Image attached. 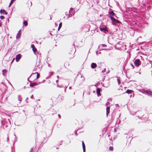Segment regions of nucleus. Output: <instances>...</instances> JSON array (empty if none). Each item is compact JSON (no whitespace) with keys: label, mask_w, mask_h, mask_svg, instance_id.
Here are the masks:
<instances>
[{"label":"nucleus","mask_w":152,"mask_h":152,"mask_svg":"<svg viewBox=\"0 0 152 152\" xmlns=\"http://www.w3.org/2000/svg\"><path fill=\"white\" fill-rule=\"evenodd\" d=\"M145 92L147 94L149 95H152V92L151 91H150L148 90H147L145 91Z\"/></svg>","instance_id":"1a4fd4ad"},{"label":"nucleus","mask_w":152,"mask_h":152,"mask_svg":"<svg viewBox=\"0 0 152 152\" xmlns=\"http://www.w3.org/2000/svg\"><path fill=\"white\" fill-rule=\"evenodd\" d=\"M82 145H83V152H85V144L83 142H82Z\"/></svg>","instance_id":"9b49d317"},{"label":"nucleus","mask_w":152,"mask_h":152,"mask_svg":"<svg viewBox=\"0 0 152 152\" xmlns=\"http://www.w3.org/2000/svg\"><path fill=\"white\" fill-rule=\"evenodd\" d=\"M110 18L113 21V22H115V21L116 20V19H115V18H114L111 17V16H110Z\"/></svg>","instance_id":"ddd939ff"},{"label":"nucleus","mask_w":152,"mask_h":152,"mask_svg":"<svg viewBox=\"0 0 152 152\" xmlns=\"http://www.w3.org/2000/svg\"><path fill=\"white\" fill-rule=\"evenodd\" d=\"M58 116L59 118H60V115H58Z\"/></svg>","instance_id":"bb28decb"},{"label":"nucleus","mask_w":152,"mask_h":152,"mask_svg":"<svg viewBox=\"0 0 152 152\" xmlns=\"http://www.w3.org/2000/svg\"><path fill=\"white\" fill-rule=\"evenodd\" d=\"M20 31H21V30H20L18 32V33L17 34V35L16 37V38L17 39H18L20 37V35H21Z\"/></svg>","instance_id":"39448f33"},{"label":"nucleus","mask_w":152,"mask_h":152,"mask_svg":"<svg viewBox=\"0 0 152 152\" xmlns=\"http://www.w3.org/2000/svg\"><path fill=\"white\" fill-rule=\"evenodd\" d=\"M132 66L133 67H134L132 65Z\"/></svg>","instance_id":"c85d7f7f"},{"label":"nucleus","mask_w":152,"mask_h":152,"mask_svg":"<svg viewBox=\"0 0 152 152\" xmlns=\"http://www.w3.org/2000/svg\"><path fill=\"white\" fill-rule=\"evenodd\" d=\"M37 73V78H36V79L38 78H39V75L38 73L37 72L36 73Z\"/></svg>","instance_id":"412c9836"},{"label":"nucleus","mask_w":152,"mask_h":152,"mask_svg":"<svg viewBox=\"0 0 152 152\" xmlns=\"http://www.w3.org/2000/svg\"><path fill=\"white\" fill-rule=\"evenodd\" d=\"M100 29V31L102 32H105L107 31V28L105 26H101Z\"/></svg>","instance_id":"f257e3e1"},{"label":"nucleus","mask_w":152,"mask_h":152,"mask_svg":"<svg viewBox=\"0 0 152 152\" xmlns=\"http://www.w3.org/2000/svg\"><path fill=\"white\" fill-rule=\"evenodd\" d=\"M97 66V65L95 63H92L91 65V67L92 68H94Z\"/></svg>","instance_id":"20e7f679"},{"label":"nucleus","mask_w":152,"mask_h":152,"mask_svg":"<svg viewBox=\"0 0 152 152\" xmlns=\"http://www.w3.org/2000/svg\"><path fill=\"white\" fill-rule=\"evenodd\" d=\"M110 14L112 15H114V13L113 11H111L110 12Z\"/></svg>","instance_id":"6ab92c4d"},{"label":"nucleus","mask_w":152,"mask_h":152,"mask_svg":"<svg viewBox=\"0 0 152 152\" xmlns=\"http://www.w3.org/2000/svg\"><path fill=\"white\" fill-rule=\"evenodd\" d=\"M4 18V17L3 16H1L0 17V18L1 19H3Z\"/></svg>","instance_id":"aec40b11"},{"label":"nucleus","mask_w":152,"mask_h":152,"mask_svg":"<svg viewBox=\"0 0 152 152\" xmlns=\"http://www.w3.org/2000/svg\"><path fill=\"white\" fill-rule=\"evenodd\" d=\"M1 26V24H0V27Z\"/></svg>","instance_id":"cd10ccee"},{"label":"nucleus","mask_w":152,"mask_h":152,"mask_svg":"<svg viewBox=\"0 0 152 152\" xmlns=\"http://www.w3.org/2000/svg\"><path fill=\"white\" fill-rule=\"evenodd\" d=\"M105 46H106V45H104V44H102V45H100V47L102 46V47H105Z\"/></svg>","instance_id":"b1692460"},{"label":"nucleus","mask_w":152,"mask_h":152,"mask_svg":"<svg viewBox=\"0 0 152 152\" xmlns=\"http://www.w3.org/2000/svg\"><path fill=\"white\" fill-rule=\"evenodd\" d=\"M115 22H119V21L118 20H116L115 21Z\"/></svg>","instance_id":"393cba45"},{"label":"nucleus","mask_w":152,"mask_h":152,"mask_svg":"<svg viewBox=\"0 0 152 152\" xmlns=\"http://www.w3.org/2000/svg\"><path fill=\"white\" fill-rule=\"evenodd\" d=\"M117 81H118V83L119 84L120 83V80H119V79H118H118H117Z\"/></svg>","instance_id":"5701e85b"},{"label":"nucleus","mask_w":152,"mask_h":152,"mask_svg":"<svg viewBox=\"0 0 152 152\" xmlns=\"http://www.w3.org/2000/svg\"><path fill=\"white\" fill-rule=\"evenodd\" d=\"M31 47L32 48L33 50L34 53L36 52L37 50L35 48L34 46V45H31Z\"/></svg>","instance_id":"423d86ee"},{"label":"nucleus","mask_w":152,"mask_h":152,"mask_svg":"<svg viewBox=\"0 0 152 152\" xmlns=\"http://www.w3.org/2000/svg\"><path fill=\"white\" fill-rule=\"evenodd\" d=\"M38 85V84L36 83H31L30 84V86L31 87H33L36 85Z\"/></svg>","instance_id":"9d476101"},{"label":"nucleus","mask_w":152,"mask_h":152,"mask_svg":"<svg viewBox=\"0 0 152 152\" xmlns=\"http://www.w3.org/2000/svg\"><path fill=\"white\" fill-rule=\"evenodd\" d=\"M14 58H13V60H12V61L11 63H12V62H13V61H14Z\"/></svg>","instance_id":"a878e982"},{"label":"nucleus","mask_w":152,"mask_h":152,"mask_svg":"<svg viewBox=\"0 0 152 152\" xmlns=\"http://www.w3.org/2000/svg\"><path fill=\"white\" fill-rule=\"evenodd\" d=\"M62 23H59V27H58V30H59V29H60V28H61V27L62 26Z\"/></svg>","instance_id":"4468645a"},{"label":"nucleus","mask_w":152,"mask_h":152,"mask_svg":"<svg viewBox=\"0 0 152 152\" xmlns=\"http://www.w3.org/2000/svg\"><path fill=\"white\" fill-rule=\"evenodd\" d=\"M109 149L110 151H112L113 149V148L112 147H110L109 148Z\"/></svg>","instance_id":"4be33fe9"},{"label":"nucleus","mask_w":152,"mask_h":152,"mask_svg":"<svg viewBox=\"0 0 152 152\" xmlns=\"http://www.w3.org/2000/svg\"><path fill=\"white\" fill-rule=\"evenodd\" d=\"M126 93L129 94L132 93V91L130 90H128L126 91Z\"/></svg>","instance_id":"f3484780"},{"label":"nucleus","mask_w":152,"mask_h":152,"mask_svg":"<svg viewBox=\"0 0 152 152\" xmlns=\"http://www.w3.org/2000/svg\"><path fill=\"white\" fill-rule=\"evenodd\" d=\"M6 72V70L5 69H4L2 70L3 74L4 75L5 74Z\"/></svg>","instance_id":"2eb2a0df"},{"label":"nucleus","mask_w":152,"mask_h":152,"mask_svg":"<svg viewBox=\"0 0 152 152\" xmlns=\"http://www.w3.org/2000/svg\"><path fill=\"white\" fill-rule=\"evenodd\" d=\"M23 24L25 26H27L28 24L27 22L26 21H24L23 22Z\"/></svg>","instance_id":"a211bd4d"},{"label":"nucleus","mask_w":152,"mask_h":152,"mask_svg":"<svg viewBox=\"0 0 152 152\" xmlns=\"http://www.w3.org/2000/svg\"><path fill=\"white\" fill-rule=\"evenodd\" d=\"M134 64L135 66H138L140 64V61L139 60L137 59L135 61Z\"/></svg>","instance_id":"f03ea898"},{"label":"nucleus","mask_w":152,"mask_h":152,"mask_svg":"<svg viewBox=\"0 0 152 152\" xmlns=\"http://www.w3.org/2000/svg\"><path fill=\"white\" fill-rule=\"evenodd\" d=\"M110 107H107L106 109V111H107V115H108V113H109L110 112Z\"/></svg>","instance_id":"f8f14e48"},{"label":"nucleus","mask_w":152,"mask_h":152,"mask_svg":"<svg viewBox=\"0 0 152 152\" xmlns=\"http://www.w3.org/2000/svg\"><path fill=\"white\" fill-rule=\"evenodd\" d=\"M100 90L99 88H97V89L96 92L98 96L100 95Z\"/></svg>","instance_id":"0eeeda50"},{"label":"nucleus","mask_w":152,"mask_h":152,"mask_svg":"<svg viewBox=\"0 0 152 152\" xmlns=\"http://www.w3.org/2000/svg\"><path fill=\"white\" fill-rule=\"evenodd\" d=\"M0 12L1 14L5 13L6 15H7V12L4 10H1Z\"/></svg>","instance_id":"6e6552de"},{"label":"nucleus","mask_w":152,"mask_h":152,"mask_svg":"<svg viewBox=\"0 0 152 152\" xmlns=\"http://www.w3.org/2000/svg\"><path fill=\"white\" fill-rule=\"evenodd\" d=\"M57 77H58V76H57Z\"/></svg>","instance_id":"c756f323"},{"label":"nucleus","mask_w":152,"mask_h":152,"mask_svg":"<svg viewBox=\"0 0 152 152\" xmlns=\"http://www.w3.org/2000/svg\"><path fill=\"white\" fill-rule=\"evenodd\" d=\"M14 1H15V0H11V2L9 5V7H10L11 6V5L12 4V3Z\"/></svg>","instance_id":"dca6fc26"},{"label":"nucleus","mask_w":152,"mask_h":152,"mask_svg":"<svg viewBox=\"0 0 152 152\" xmlns=\"http://www.w3.org/2000/svg\"><path fill=\"white\" fill-rule=\"evenodd\" d=\"M21 58V55L20 54H18V55H17L16 57V62H18L20 59Z\"/></svg>","instance_id":"7ed1b4c3"}]
</instances>
